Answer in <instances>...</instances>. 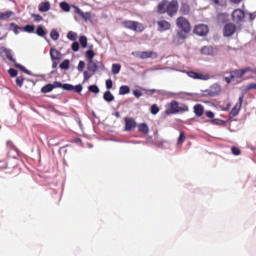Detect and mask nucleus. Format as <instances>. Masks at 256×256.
Returning <instances> with one entry per match:
<instances>
[{"instance_id": "72a5a7b5", "label": "nucleus", "mask_w": 256, "mask_h": 256, "mask_svg": "<svg viewBox=\"0 0 256 256\" xmlns=\"http://www.w3.org/2000/svg\"><path fill=\"white\" fill-rule=\"evenodd\" d=\"M60 7L63 11H65L66 13H69V11H71V6L69 5V3L67 2H61L60 3Z\"/></svg>"}, {"instance_id": "4be33fe9", "label": "nucleus", "mask_w": 256, "mask_h": 256, "mask_svg": "<svg viewBox=\"0 0 256 256\" xmlns=\"http://www.w3.org/2000/svg\"><path fill=\"white\" fill-rule=\"evenodd\" d=\"M36 35L45 39V37H47V30H45L43 26H38L36 29Z\"/></svg>"}, {"instance_id": "b1692460", "label": "nucleus", "mask_w": 256, "mask_h": 256, "mask_svg": "<svg viewBox=\"0 0 256 256\" xmlns=\"http://www.w3.org/2000/svg\"><path fill=\"white\" fill-rule=\"evenodd\" d=\"M104 101H107V103H111L112 101H115V96L112 95L111 91H106L103 95Z\"/></svg>"}, {"instance_id": "473e14b6", "label": "nucleus", "mask_w": 256, "mask_h": 256, "mask_svg": "<svg viewBox=\"0 0 256 256\" xmlns=\"http://www.w3.org/2000/svg\"><path fill=\"white\" fill-rule=\"evenodd\" d=\"M53 84H46L44 87H42L41 92L42 93H51L53 91Z\"/></svg>"}, {"instance_id": "f3484780", "label": "nucleus", "mask_w": 256, "mask_h": 256, "mask_svg": "<svg viewBox=\"0 0 256 256\" xmlns=\"http://www.w3.org/2000/svg\"><path fill=\"white\" fill-rule=\"evenodd\" d=\"M51 9V3L49 2H41L38 6V10L40 13H47Z\"/></svg>"}, {"instance_id": "37998d69", "label": "nucleus", "mask_w": 256, "mask_h": 256, "mask_svg": "<svg viewBox=\"0 0 256 256\" xmlns=\"http://www.w3.org/2000/svg\"><path fill=\"white\" fill-rule=\"evenodd\" d=\"M31 17H33L36 23H41V21L43 20V16L39 14H31Z\"/></svg>"}, {"instance_id": "dca6fc26", "label": "nucleus", "mask_w": 256, "mask_h": 256, "mask_svg": "<svg viewBox=\"0 0 256 256\" xmlns=\"http://www.w3.org/2000/svg\"><path fill=\"white\" fill-rule=\"evenodd\" d=\"M203 113H205V108L201 104L194 105V114L196 117H203Z\"/></svg>"}, {"instance_id": "c03bdc74", "label": "nucleus", "mask_w": 256, "mask_h": 256, "mask_svg": "<svg viewBox=\"0 0 256 256\" xmlns=\"http://www.w3.org/2000/svg\"><path fill=\"white\" fill-rule=\"evenodd\" d=\"M88 90L90 91V93H99V87H97V85H90L88 87Z\"/></svg>"}, {"instance_id": "7c9ffc66", "label": "nucleus", "mask_w": 256, "mask_h": 256, "mask_svg": "<svg viewBox=\"0 0 256 256\" xmlns=\"http://www.w3.org/2000/svg\"><path fill=\"white\" fill-rule=\"evenodd\" d=\"M10 27L13 28V31H14L15 35H19V31H23V27L15 24V23H11Z\"/></svg>"}, {"instance_id": "f03ea898", "label": "nucleus", "mask_w": 256, "mask_h": 256, "mask_svg": "<svg viewBox=\"0 0 256 256\" xmlns=\"http://www.w3.org/2000/svg\"><path fill=\"white\" fill-rule=\"evenodd\" d=\"M189 106L187 104L179 103L177 100H173L166 104L165 115H177V113H187Z\"/></svg>"}, {"instance_id": "aec40b11", "label": "nucleus", "mask_w": 256, "mask_h": 256, "mask_svg": "<svg viewBox=\"0 0 256 256\" xmlns=\"http://www.w3.org/2000/svg\"><path fill=\"white\" fill-rule=\"evenodd\" d=\"M180 13H181V15H189V13H191V6H189V4L183 2L181 4Z\"/></svg>"}, {"instance_id": "bf43d9fd", "label": "nucleus", "mask_w": 256, "mask_h": 256, "mask_svg": "<svg viewBox=\"0 0 256 256\" xmlns=\"http://www.w3.org/2000/svg\"><path fill=\"white\" fill-rule=\"evenodd\" d=\"M6 145H7L8 147L13 148V142H12V141H7Z\"/></svg>"}, {"instance_id": "393cba45", "label": "nucleus", "mask_w": 256, "mask_h": 256, "mask_svg": "<svg viewBox=\"0 0 256 256\" xmlns=\"http://www.w3.org/2000/svg\"><path fill=\"white\" fill-rule=\"evenodd\" d=\"M201 53H202V55H213V53H214L213 47L212 46H204L201 49Z\"/></svg>"}, {"instance_id": "a18cd8bd", "label": "nucleus", "mask_w": 256, "mask_h": 256, "mask_svg": "<svg viewBox=\"0 0 256 256\" xmlns=\"http://www.w3.org/2000/svg\"><path fill=\"white\" fill-rule=\"evenodd\" d=\"M150 111L152 115H157V113H159V106H157V104H153Z\"/></svg>"}, {"instance_id": "9d476101", "label": "nucleus", "mask_w": 256, "mask_h": 256, "mask_svg": "<svg viewBox=\"0 0 256 256\" xmlns=\"http://www.w3.org/2000/svg\"><path fill=\"white\" fill-rule=\"evenodd\" d=\"M124 121H125L124 131L130 132V131H133L135 127H137V122L135 121L134 118L125 117Z\"/></svg>"}, {"instance_id": "4d7b16f0", "label": "nucleus", "mask_w": 256, "mask_h": 256, "mask_svg": "<svg viewBox=\"0 0 256 256\" xmlns=\"http://www.w3.org/2000/svg\"><path fill=\"white\" fill-rule=\"evenodd\" d=\"M206 117H208V119H213L215 113H213V111H206Z\"/></svg>"}, {"instance_id": "6ab92c4d", "label": "nucleus", "mask_w": 256, "mask_h": 256, "mask_svg": "<svg viewBox=\"0 0 256 256\" xmlns=\"http://www.w3.org/2000/svg\"><path fill=\"white\" fill-rule=\"evenodd\" d=\"M99 69V66H97V63L95 61H88L87 63V71H90L91 73H97Z\"/></svg>"}, {"instance_id": "79ce46f5", "label": "nucleus", "mask_w": 256, "mask_h": 256, "mask_svg": "<svg viewBox=\"0 0 256 256\" xmlns=\"http://www.w3.org/2000/svg\"><path fill=\"white\" fill-rule=\"evenodd\" d=\"M69 60H64L62 63H60L59 67L60 69H64V70H67L69 69Z\"/></svg>"}, {"instance_id": "5701e85b", "label": "nucleus", "mask_w": 256, "mask_h": 256, "mask_svg": "<svg viewBox=\"0 0 256 256\" xmlns=\"http://www.w3.org/2000/svg\"><path fill=\"white\" fill-rule=\"evenodd\" d=\"M11 17H13V11L0 12V21H7Z\"/></svg>"}, {"instance_id": "864d4df0", "label": "nucleus", "mask_w": 256, "mask_h": 256, "mask_svg": "<svg viewBox=\"0 0 256 256\" xmlns=\"http://www.w3.org/2000/svg\"><path fill=\"white\" fill-rule=\"evenodd\" d=\"M6 57L7 59H9V61H11V63H15V60L13 59V54L11 53V51L6 52Z\"/></svg>"}, {"instance_id": "6e6d98bb", "label": "nucleus", "mask_w": 256, "mask_h": 256, "mask_svg": "<svg viewBox=\"0 0 256 256\" xmlns=\"http://www.w3.org/2000/svg\"><path fill=\"white\" fill-rule=\"evenodd\" d=\"M72 51H79V42H73L72 43Z\"/></svg>"}, {"instance_id": "ea45409f", "label": "nucleus", "mask_w": 256, "mask_h": 256, "mask_svg": "<svg viewBox=\"0 0 256 256\" xmlns=\"http://www.w3.org/2000/svg\"><path fill=\"white\" fill-rule=\"evenodd\" d=\"M93 75H95V73L91 72V71H84V81H89V79L91 77H93Z\"/></svg>"}, {"instance_id": "2eb2a0df", "label": "nucleus", "mask_w": 256, "mask_h": 256, "mask_svg": "<svg viewBox=\"0 0 256 256\" xmlns=\"http://www.w3.org/2000/svg\"><path fill=\"white\" fill-rule=\"evenodd\" d=\"M159 31H169L171 29V23L165 20H160L157 22Z\"/></svg>"}, {"instance_id": "e2e57ef3", "label": "nucleus", "mask_w": 256, "mask_h": 256, "mask_svg": "<svg viewBox=\"0 0 256 256\" xmlns=\"http://www.w3.org/2000/svg\"><path fill=\"white\" fill-rule=\"evenodd\" d=\"M56 68H57V62H53L52 69H56Z\"/></svg>"}, {"instance_id": "de8ad7c7", "label": "nucleus", "mask_w": 256, "mask_h": 256, "mask_svg": "<svg viewBox=\"0 0 256 256\" xmlns=\"http://www.w3.org/2000/svg\"><path fill=\"white\" fill-rule=\"evenodd\" d=\"M239 115V111L235 110V108H232V110L229 113V119H233L234 117H237Z\"/></svg>"}, {"instance_id": "09e8293b", "label": "nucleus", "mask_w": 256, "mask_h": 256, "mask_svg": "<svg viewBox=\"0 0 256 256\" xmlns=\"http://www.w3.org/2000/svg\"><path fill=\"white\" fill-rule=\"evenodd\" d=\"M231 151H232V155H236V156L241 155V149H239V147L234 146L231 148Z\"/></svg>"}, {"instance_id": "69168bd1", "label": "nucleus", "mask_w": 256, "mask_h": 256, "mask_svg": "<svg viewBox=\"0 0 256 256\" xmlns=\"http://www.w3.org/2000/svg\"><path fill=\"white\" fill-rule=\"evenodd\" d=\"M219 121H221V120H219V119H214V120L211 121V123H214V124H215V123H219Z\"/></svg>"}, {"instance_id": "0e129e2a", "label": "nucleus", "mask_w": 256, "mask_h": 256, "mask_svg": "<svg viewBox=\"0 0 256 256\" xmlns=\"http://www.w3.org/2000/svg\"><path fill=\"white\" fill-rule=\"evenodd\" d=\"M249 17H250V21H253L255 19V16L253 14H250Z\"/></svg>"}, {"instance_id": "20e7f679", "label": "nucleus", "mask_w": 256, "mask_h": 256, "mask_svg": "<svg viewBox=\"0 0 256 256\" xmlns=\"http://www.w3.org/2000/svg\"><path fill=\"white\" fill-rule=\"evenodd\" d=\"M122 25L123 27H125V29H130V31H138L139 33L145 30V27H143V24L137 21L124 20L122 22Z\"/></svg>"}, {"instance_id": "c85d7f7f", "label": "nucleus", "mask_w": 256, "mask_h": 256, "mask_svg": "<svg viewBox=\"0 0 256 256\" xmlns=\"http://www.w3.org/2000/svg\"><path fill=\"white\" fill-rule=\"evenodd\" d=\"M22 31H25L26 33H35V25L28 24L22 27Z\"/></svg>"}, {"instance_id": "9b49d317", "label": "nucleus", "mask_w": 256, "mask_h": 256, "mask_svg": "<svg viewBox=\"0 0 256 256\" xmlns=\"http://www.w3.org/2000/svg\"><path fill=\"white\" fill-rule=\"evenodd\" d=\"M136 57L138 59H151V58H157V53L154 51H142V52H136Z\"/></svg>"}, {"instance_id": "e433bc0d", "label": "nucleus", "mask_w": 256, "mask_h": 256, "mask_svg": "<svg viewBox=\"0 0 256 256\" xmlns=\"http://www.w3.org/2000/svg\"><path fill=\"white\" fill-rule=\"evenodd\" d=\"M67 39L70 41H75L77 39V33L70 31L67 33Z\"/></svg>"}, {"instance_id": "3c124183", "label": "nucleus", "mask_w": 256, "mask_h": 256, "mask_svg": "<svg viewBox=\"0 0 256 256\" xmlns=\"http://www.w3.org/2000/svg\"><path fill=\"white\" fill-rule=\"evenodd\" d=\"M8 73H9L10 77H17V75H18L17 70H15L14 68H10L8 70Z\"/></svg>"}, {"instance_id": "c9c22d12", "label": "nucleus", "mask_w": 256, "mask_h": 256, "mask_svg": "<svg viewBox=\"0 0 256 256\" xmlns=\"http://www.w3.org/2000/svg\"><path fill=\"white\" fill-rule=\"evenodd\" d=\"M79 43L83 49L87 48V36H80Z\"/></svg>"}, {"instance_id": "f704fd0d", "label": "nucleus", "mask_w": 256, "mask_h": 256, "mask_svg": "<svg viewBox=\"0 0 256 256\" xmlns=\"http://www.w3.org/2000/svg\"><path fill=\"white\" fill-rule=\"evenodd\" d=\"M50 37L53 41H58L59 40V32L55 29H53L51 32H50Z\"/></svg>"}, {"instance_id": "412c9836", "label": "nucleus", "mask_w": 256, "mask_h": 256, "mask_svg": "<svg viewBox=\"0 0 256 256\" xmlns=\"http://www.w3.org/2000/svg\"><path fill=\"white\" fill-rule=\"evenodd\" d=\"M138 131L139 133L147 135L149 133V126L147 125V123H140L138 124Z\"/></svg>"}, {"instance_id": "4468645a", "label": "nucleus", "mask_w": 256, "mask_h": 256, "mask_svg": "<svg viewBox=\"0 0 256 256\" xmlns=\"http://www.w3.org/2000/svg\"><path fill=\"white\" fill-rule=\"evenodd\" d=\"M186 75H188V77H190L191 79H199L200 81H205V79H207L205 75L195 71H187Z\"/></svg>"}, {"instance_id": "39448f33", "label": "nucleus", "mask_w": 256, "mask_h": 256, "mask_svg": "<svg viewBox=\"0 0 256 256\" xmlns=\"http://www.w3.org/2000/svg\"><path fill=\"white\" fill-rule=\"evenodd\" d=\"M176 25L180 31H184V33H191V23L185 17L180 16L176 19Z\"/></svg>"}, {"instance_id": "680f3d73", "label": "nucleus", "mask_w": 256, "mask_h": 256, "mask_svg": "<svg viewBox=\"0 0 256 256\" xmlns=\"http://www.w3.org/2000/svg\"><path fill=\"white\" fill-rule=\"evenodd\" d=\"M114 115H115V117H116L117 119H119V118L121 117V114H120L119 112H115Z\"/></svg>"}, {"instance_id": "f257e3e1", "label": "nucleus", "mask_w": 256, "mask_h": 256, "mask_svg": "<svg viewBox=\"0 0 256 256\" xmlns=\"http://www.w3.org/2000/svg\"><path fill=\"white\" fill-rule=\"evenodd\" d=\"M179 11V2L177 0H163L158 4V13L160 15H165L167 13L168 17H175Z\"/></svg>"}, {"instance_id": "bb28decb", "label": "nucleus", "mask_w": 256, "mask_h": 256, "mask_svg": "<svg viewBox=\"0 0 256 256\" xmlns=\"http://www.w3.org/2000/svg\"><path fill=\"white\" fill-rule=\"evenodd\" d=\"M131 88L127 85H123L119 88V95H129Z\"/></svg>"}, {"instance_id": "2f4dec72", "label": "nucleus", "mask_w": 256, "mask_h": 256, "mask_svg": "<svg viewBox=\"0 0 256 256\" xmlns=\"http://www.w3.org/2000/svg\"><path fill=\"white\" fill-rule=\"evenodd\" d=\"M14 67H16L17 69L23 71V73H26V75H31V71H29L27 68H25L23 65L21 64H14Z\"/></svg>"}, {"instance_id": "a19ab883", "label": "nucleus", "mask_w": 256, "mask_h": 256, "mask_svg": "<svg viewBox=\"0 0 256 256\" xmlns=\"http://www.w3.org/2000/svg\"><path fill=\"white\" fill-rule=\"evenodd\" d=\"M24 81H25V77L19 76V77L16 78V85L18 87H23Z\"/></svg>"}, {"instance_id": "5fc2aeb1", "label": "nucleus", "mask_w": 256, "mask_h": 256, "mask_svg": "<svg viewBox=\"0 0 256 256\" xmlns=\"http://www.w3.org/2000/svg\"><path fill=\"white\" fill-rule=\"evenodd\" d=\"M106 89H113V80L111 79L106 80Z\"/></svg>"}, {"instance_id": "603ef678", "label": "nucleus", "mask_w": 256, "mask_h": 256, "mask_svg": "<svg viewBox=\"0 0 256 256\" xmlns=\"http://www.w3.org/2000/svg\"><path fill=\"white\" fill-rule=\"evenodd\" d=\"M142 91H145V93L147 95H153V93H157V90H155V89H145V88H142Z\"/></svg>"}, {"instance_id": "ddd939ff", "label": "nucleus", "mask_w": 256, "mask_h": 256, "mask_svg": "<svg viewBox=\"0 0 256 256\" xmlns=\"http://www.w3.org/2000/svg\"><path fill=\"white\" fill-rule=\"evenodd\" d=\"M64 91H75V93H81V91H83V86L81 84L76 86H73L72 84H65Z\"/></svg>"}, {"instance_id": "052dcab7", "label": "nucleus", "mask_w": 256, "mask_h": 256, "mask_svg": "<svg viewBox=\"0 0 256 256\" xmlns=\"http://www.w3.org/2000/svg\"><path fill=\"white\" fill-rule=\"evenodd\" d=\"M248 89H256V84H250V85L248 86Z\"/></svg>"}, {"instance_id": "6e6552de", "label": "nucleus", "mask_w": 256, "mask_h": 256, "mask_svg": "<svg viewBox=\"0 0 256 256\" xmlns=\"http://www.w3.org/2000/svg\"><path fill=\"white\" fill-rule=\"evenodd\" d=\"M194 33L199 37H205L209 33V26L205 24H198L194 28Z\"/></svg>"}, {"instance_id": "423d86ee", "label": "nucleus", "mask_w": 256, "mask_h": 256, "mask_svg": "<svg viewBox=\"0 0 256 256\" xmlns=\"http://www.w3.org/2000/svg\"><path fill=\"white\" fill-rule=\"evenodd\" d=\"M187 33L189 32H185L183 30L177 31L176 35L173 37V43L176 45H183L187 40Z\"/></svg>"}, {"instance_id": "8fccbe9b", "label": "nucleus", "mask_w": 256, "mask_h": 256, "mask_svg": "<svg viewBox=\"0 0 256 256\" xmlns=\"http://www.w3.org/2000/svg\"><path fill=\"white\" fill-rule=\"evenodd\" d=\"M133 95L136 97V99H139L140 97H143V92L141 90H133Z\"/></svg>"}, {"instance_id": "4c0bfd02", "label": "nucleus", "mask_w": 256, "mask_h": 256, "mask_svg": "<svg viewBox=\"0 0 256 256\" xmlns=\"http://www.w3.org/2000/svg\"><path fill=\"white\" fill-rule=\"evenodd\" d=\"M53 89H65V84H62L59 81H55L53 84Z\"/></svg>"}, {"instance_id": "cd10ccee", "label": "nucleus", "mask_w": 256, "mask_h": 256, "mask_svg": "<svg viewBox=\"0 0 256 256\" xmlns=\"http://www.w3.org/2000/svg\"><path fill=\"white\" fill-rule=\"evenodd\" d=\"M243 99H244V96L242 94L239 96L238 103L235 104L233 109H235L236 111H241V107H243Z\"/></svg>"}, {"instance_id": "a878e982", "label": "nucleus", "mask_w": 256, "mask_h": 256, "mask_svg": "<svg viewBox=\"0 0 256 256\" xmlns=\"http://www.w3.org/2000/svg\"><path fill=\"white\" fill-rule=\"evenodd\" d=\"M95 58V52L93 51V45L90 46V50L86 51V59L87 61H93Z\"/></svg>"}, {"instance_id": "f8f14e48", "label": "nucleus", "mask_w": 256, "mask_h": 256, "mask_svg": "<svg viewBox=\"0 0 256 256\" xmlns=\"http://www.w3.org/2000/svg\"><path fill=\"white\" fill-rule=\"evenodd\" d=\"M74 10L76 15H79L83 21H89L91 19V13L90 12H83L79 7L74 6Z\"/></svg>"}, {"instance_id": "13d9d810", "label": "nucleus", "mask_w": 256, "mask_h": 256, "mask_svg": "<svg viewBox=\"0 0 256 256\" xmlns=\"http://www.w3.org/2000/svg\"><path fill=\"white\" fill-rule=\"evenodd\" d=\"M230 3H233L234 5H239V3H241V1L243 0H229Z\"/></svg>"}, {"instance_id": "7ed1b4c3", "label": "nucleus", "mask_w": 256, "mask_h": 256, "mask_svg": "<svg viewBox=\"0 0 256 256\" xmlns=\"http://www.w3.org/2000/svg\"><path fill=\"white\" fill-rule=\"evenodd\" d=\"M251 72H253V69H251V67H247L239 70H233L230 72V77H225L224 81L227 83V85H229L232 81H235V79H241L243 75Z\"/></svg>"}, {"instance_id": "a211bd4d", "label": "nucleus", "mask_w": 256, "mask_h": 256, "mask_svg": "<svg viewBox=\"0 0 256 256\" xmlns=\"http://www.w3.org/2000/svg\"><path fill=\"white\" fill-rule=\"evenodd\" d=\"M50 57L52 61H59L61 59V52L55 48L50 49Z\"/></svg>"}, {"instance_id": "58836bf2", "label": "nucleus", "mask_w": 256, "mask_h": 256, "mask_svg": "<svg viewBox=\"0 0 256 256\" xmlns=\"http://www.w3.org/2000/svg\"><path fill=\"white\" fill-rule=\"evenodd\" d=\"M77 70H78L80 73H83V71H85V61L81 60V61L78 63Z\"/></svg>"}, {"instance_id": "0eeeda50", "label": "nucleus", "mask_w": 256, "mask_h": 256, "mask_svg": "<svg viewBox=\"0 0 256 256\" xmlns=\"http://www.w3.org/2000/svg\"><path fill=\"white\" fill-rule=\"evenodd\" d=\"M237 31V26L233 23H228L224 26L223 35L224 37H233Z\"/></svg>"}, {"instance_id": "49530a36", "label": "nucleus", "mask_w": 256, "mask_h": 256, "mask_svg": "<svg viewBox=\"0 0 256 256\" xmlns=\"http://www.w3.org/2000/svg\"><path fill=\"white\" fill-rule=\"evenodd\" d=\"M185 133L184 132H180V136L178 138V145H183V143H185Z\"/></svg>"}, {"instance_id": "c756f323", "label": "nucleus", "mask_w": 256, "mask_h": 256, "mask_svg": "<svg viewBox=\"0 0 256 256\" xmlns=\"http://www.w3.org/2000/svg\"><path fill=\"white\" fill-rule=\"evenodd\" d=\"M120 72H121V64H113L112 65L113 75H119Z\"/></svg>"}, {"instance_id": "1a4fd4ad", "label": "nucleus", "mask_w": 256, "mask_h": 256, "mask_svg": "<svg viewBox=\"0 0 256 256\" xmlns=\"http://www.w3.org/2000/svg\"><path fill=\"white\" fill-rule=\"evenodd\" d=\"M245 19V11L241 9H235L232 12V21L234 23H241Z\"/></svg>"}]
</instances>
